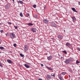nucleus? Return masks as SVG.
I'll return each instance as SVG.
<instances>
[{
  "mask_svg": "<svg viewBox=\"0 0 80 80\" xmlns=\"http://www.w3.org/2000/svg\"><path fill=\"white\" fill-rule=\"evenodd\" d=\"M9 36L12 39H13L16 37L15 34L13 32L10 33Z\"/></svg>",
  "mask_w": 80,
  "mask_h": 80,
  "instance_id": "nucleus-1",
  "label": "nucleus"
},
{
  "mask_svg": "<svg viewBox=\"0 0 80 80\" xmlns=\"http://www.w3.org/2000/svg\"><path fill=\"white\" fill-rule=\"evenodd\" d=\"M71 61H72V60H71V59L68 58L66 59V60L64 61V62L66 64H69Z\"/></svg>",
  "mask_w": 80,
  "mask_h": 80,
  "instance_id": "nucleus-2",
  "label": "nucleus"
},
{
  "mask_svg": "<svg viewBox=\"0 0 80 80\" xmlns=\"http://www.w3.org/2000/svg\"><path fill=\"white\" fill-rule=\"evenodd\" d=\"M50 25L51 27H55V28H57V24H56L55 23L53 22H50Z\"/></svg>",
  "mask_w": 80,
  "mask_h": 80,
  "instance_id": "nucleus-3",
  "label": "nucleus"
},
{
  "mask_svg": "<svg viewBox=\"0 0 80 80\" xmlns=\"http://www.w3.org/2000/svg\"><path fill=\"white\" fill-rule=\"evenodd\" d=\"M31 30L34 33H36V32H37V29L36 28H31Z\"/></svg>",
  "mask_w": 80,
  "mask_h": 80,
  "instance_id": "nucleus-4",
  "label": "nucleus"
},
{
  "mask_svg": "<svg viewBox=\"0 0 80 80\" xmlns=\"http://www.w3.org/2000/svg\"><path fill=\"white\" fill-rule=\"evenodd\" d=\"M43 21L44 23H45L46 24H47V23H48V22H49L48 20L46 19H43Z\"/></svg>",
  "mask_w": 80,
  "mask_h": 80,
  "instance_id": "nucleus-5",
  "label": "nucleus"
},
{
  "mask_svg": "<svg viewBox=\"0 0 80 80\" xmlns=\"http://www.w3.org/2000/svg\"><path fill=\"white\" fill-rule=\"evenodd\" d=\"M24 50L25 51H27L28 50V46L27 45L24 46Z\"/></svg>",
  "mask_w": 80,
  "mask_h": 80,
  "instance_id": "nucleus-6",
  "label": "nucleus"
},
{
  "mask_svg": "<svg viewBox=\"0 0 80 80\" xmlns=\"http://www.w3.org/2000/svg\"><path fill=\"white\" fill-rule=\"evenodd\" d=\"M66 45L68 47H70L71 46V44L67 42L66 44Z\"/></svg>",
  "mask_w": 80,
  "mask_h": 80,
  "instance_id": "nucleus-7",
  "label": "nucleus"
},
{
  "mask_svg": "<svg viewBox=\"0 0 80 80\" xmlns=\"http://www.w3.org/2000/svg\"><path fill=\"white\" fill-rule=\"evenodd\" d=\"M7 62L9 63H13V62H12V61L10 59L7 60Z\"/></svg>",
  "mask_w": 80,
  "mask_h": 80,
  "instance_id": "nucleus-8",
  "label": "nucleus"
},
{
  "mask_svg": "<svg viewBox=\"0 0 80 80\" xmlns=\"http://www.w3.org/2000/svg\"><path fill=\"white\" fill-rule=\"evenodd\" d=\"M52 58V56H50L49 57H47V59L48 60H50Z\"/></svg>",
  "mask_w": 80,
  "mask_h": 80,
  "instance_id": "nucleus-9",
  "label": "nucleus"
},
{
  "mask_svg": "<svg viewBox=\"0 0 80 80\" xmlns=\"http://www.w3.org/2000/svg\"><path fill=\"white\" fill-rule=\"evenodd\" d=\"M9 7L10 6L8 4L6 5L5 6L6 9H9Z\"/></svg>",
  "mask_w": 80,
  "mask_h": 80,
  "instance_id": "nucleus-10",
  "label": "nucleus"
},
{
  "mask_svg": "<svg viewBox=\"0 0 80 80\" xmlns=\"http://www.w3.org/2000/svg\"><path fill=\"white\" fill-rule=\"evenodd\" d=\"M58 37L59 39H62L63 38L62 35H59L58 36Z\"/></svg>",
  "mask_w": 80,
  "mask_h": 80,
  "instance_id": "nucleus-11",
  "label": "nucleus"
},
{
  "mask_svg": "<svg viewBox=\"0 0 80 80\" xmlns=\"http://www.w3.org/2000/svg\"><path fill=\"white\" fill-rule=\"evenodd\" d=\"M58 78H59V79H60V80H63V78H62V77H61V76L60 75H59L58 76Z\"/></svg>",
  "mask_w": 80,
  "mask_h": 80,
  "instance_id": "nucleus-12",
  "label": "nucleus"
},
{
  "mask_svg": "<svg viewBox=\"0 0 80 80\" xmlns=\"http://www.w3.org/2000/svg\"><path fill=\"white\" fill-rule=\"evenodd\" d=\"M24 65L26 68H30V66L28 65L27 64H24Z\"/></svg>",
  "mask_w": 80,
  "mask_h": 80,
  "instance_id": "nucleus-13",
  "label": "nucleus"
},
{
  "mask_svg": "<svg viewBox=\"0 0 80 80\" xmlns=\"http://www.w3.org/2000/svg\"><path fill=\"white\" fill-rule=\"evenodd\" d=\"M18 3H20V4H23V2L22 1H19L18 2Z\"/></svg>",
  "mask_w": 80,
  "mask_h": 80,
  "instance_id": "nucleus-14",
  "label": "nucleus"
},
{
  "mask_svg": "<svg viewBox=\"0 0 80 80\" xmlns=\"http://www.w3.org/2000/svg\"><path fill=\"white\" fill-rule=\"evenodd\" d=\"M72 11H73L74 12H76V13H77V11L75 10V9L74 8H72Z\"/></svg>",
  "mask_w": 80,
  "mask_h": 80,
  "instance_id": "nucleus-15",
  "label": "nucleus"
},
{
  "mask_svg": "<svg viewBox=\"0 0 80 80\" xmlns=\"http://www.w3.org/2000/svg\"><path fill=\"white\" fill-rule=\"evenodd\" d=\"M47 78H49V79H51V78H52V77L49 75H47Z\"/></svg>",
  "mask_w": 80,
  "mask_h": 80,
  "instance_id": "nucleus-16",
  "label": "nucleus"
},
{
  "mask_svg": "<svg viewBox=\"0 0 80 80\" xmlns=\"http://www.w3.org/2000/svg\"><path fill=\"white\" fill-rule=\"evenodd\" d=\"M28 26H32V25H33V24H32V23H28Z\"/></svg>",
  "mask_w": 80,
  "mask_h": 80,
  "instance_id": "nucleus-17",
  "label": "nucleus"
},
{
  "mask_svg": "<svg viewBox=\"0 0 80 80\" xmlns=\"http://www.w3.org/2000/svg\"><path fill=\"white\" fill-rule=\"evenodd\" d=\"M46 67H47V68H48V69H49V70H53L52 68L50 67L49 68L47 66H46Z\"/></svg>",
  "mask_w": 80,
  "mask_h": 80,
  "instance_id": "nucleus-18",
  "label": "nucleus"
},
{
  "mask_svg": "<svg viewBox=\"0 0 80 80\" xmlns=\"http://www.w3.org/2000/svg\"><path fill=\"white\" fill-rule=\"evenodd\" d=\"M62 52H63V53H65V54H66V55H67V52H66V51H62Z\"/></svg>",
  "mask_w": 80,
  "mask_h": 80,
  "instance_id": "nucleus-19",
  "label": "nucleus"
},
{
  "mask_svg": "<svg viewBox=\"0 0 80 80\" xmlns=\"http://www.w3.org/2000/svg\"><path fill=\"white\" fill-rule=\"evenodd\" d=\"M19 54H20V56L22 57H24V55H23V54L22 53H20Z\"/></svg>",
  "mask_w": 80,
  "mask_h": 80,
  "instance_id": "nucleus-20",
  "label": "nucleus"
},
{
  "mask_svg": "<svg viewBox=\"0 0 80 80\" xmlns=\"http://www.w3.org/2000/svg\"><path fill=\"white\" fill-rule=\"evenodd\" d=\"M72 18L73 20H76V18H75V17H72Z\"/></svg>",
  "mask_w": 80,
  "mask_h": 80,
  "instance_id": "nucleus-21",
  "label": "nucleus"
},
{
  "mask_svg": "<svg viewBox=\"0 0 80 80\" xmlns=\"http://www.w3.org/2000/svg\"><path fill=\"white\" fill-rule=\"evenodd\" d=\"M0 49H1V50H3L4 48L3 47H0Z\"/></svg>",
  "mask_w": 80,
  "mask_h": 80,
  "instance_id": "nucleus-22",
  "label": "nucleus"
},
{
  "mask_svg": "<svg viewBox=\"0 0 80 80\" xmlns=\"http://www.w3.org/2000/svg\"><path fill=\"white\" fill-rule=\"evenodd\" d=\"M33 16L35 18H37V14H35Z\"/></svg>",
  "mask_w": 80,
  "mask_h": 80,
  "instance_id": "nucleus-23",
  "label": "nucleus"
},
{
  "mask_svg": "<svg viewBox=\"0 0 80 80\" xmlns=\"http://www.w3.org/2000/svg\"><path fill=\"white\" fill-rule=\"evenodd\" d=\"M76 63L77 64H79V63H80V62L78 61H76Z\"/></svg>",
  "mask_w": 80,
  "mask_h": 80,
  "instance_id": "nucleus-24",
  "label": "nucleus"
},
{
  "mask_svg": "<svg viewBox=\"0 0 80 80\" xmlns=\"http://www.w3.org/2000/svg\"><path fill=\"white\" fill-rule=\"evenodd\" d=\"M20 15L21 17H23V14H22V13L20 12Z\"/></svg>",
  "mask_w": 80,
  "mask_h": 80,
  "instance_id": "nucleus-25",
  "label": "nucleus"
},
{
  "mask_svg": "<svg viewBox=\"0 0 80 80\" xmlns=\"http://www.w3.org/2000/svg\"><path fill=\"white\" fill-rule=\"evenodd\" d=\"M65 72H62L61 73V74L62 75H65Z\"/></svg>",
  "mask_w": 80,
  "mask_h": 80,
  "instance_id": "nucleus-26",
  "label": "nucleus"
},
{
  "mask_svg": "<svg viewBox=\"0 0 80 80\" xmlns=\"http://www.w3.org/2000/svg\"><path fill=\"white\" fill-rule=\"evenodd\" d=\"M33 8H36V5L35 4L33 5Z\"/></svg>",
  "mask_w": 80,
  "mask_h": 80,
  "instance_id": "nucleus-27",
  "label": "nucleus"
},
{
  "mask_svg": "<svg viewBox=\"0 0 80 80\" xmlns=\"http://www.w3.org/2000/svg\"><path fill=\"white\" fill-rule=\"evenodd\" d=\"M77 50L79 51L80 52V48H77Z\"/></svg>",
  "mask_w": 80,
  "mask_h": 80,
  "instance_id": "nucleus-28",
  "label": "nucleus"
},
{
  "mask_svg": "<svg viewBox=\"0 0 80 80\" xmlns=\"http://www.w3.org/2000/svg\"><path fill=\"white\" fill-rule=\"evenodd\" d=\"M0 67H3V65L2 64V63H1V62H0Z\"/></svg>",
  "mask_w": 80,
  "mask_h": 80,
  "instance_id": "nucleus-29",
  "label": "nucleus"
},
{
  "mask_svg": "<svg viewBox=\"0 0 80 80\" xmlns=\"http://www.w3.org/2000/svg\"><path fill=\"white\" fill-rule=\"evenodd\" d=\"M69 71L70 72H72V69H69Z\"/></svg>",
  "mask_w": 80,
  "mask_h": 80,
  "instance_id": "nucleus-30",
  "label": "nucleus"
},
{
  "mask_svg": "<svg viewBox=\"0 0 80 80\" xmlns=\"http://www.w3.org/2000/svg\"><path fill=\"white\" fill-rule=\"evenodd\" d=\"M3 30H1L0 31V32H1V33H3Z\"/></svg>",
  "mask_w": 80,
  "mask_h": 80,
  "instance_id": "nucleus-31",
  "label": "nucleus"
},
{
  "mask_svg": "<svg viewBox=\"0 0 80 80\" xmlns=\"http://www.w3.org/2000/svg\"><path fill=\"white\" fill-rule=\"evenodd\" d=\"M55 74H53V75L51 74V76H53L54 77H55Z\"/></svg>",
  "mask_w": 80,
  "mask_h": 80,
  "instance_id": "nucleus-32",
  "label": "nucleus"
},
{
  "mask_svg": "<svg viewBox=\"0 0 80 80\" xmlns=\"http://www.w3.org/2000/svg\"><path fill=\"white\" fill-rule=\"evenodd\" d=\"M13 45H14V47H16V45H17V44H14Z\"/></svg>",
  "mask_w": 80,
  "mask_h": 80,
  "instance_id": "nucleus-33",
  "label": "nucleus"
},
{
  "mask_svg": "<svg viewBox=\"0 0 80 80\" xmlns=\"http://www.w3.org/2000/svg\"><path fill=\"white\" fill-rule=\"evenodd\" d=\"M8 23L9 25H11L12 24V23L10 22H8Z\"/></svg>",
  "mask_w": 80,
  "mask_h": 80,
  "instance_id": "nucleus-34",
  "label": "nucleus"
},
{
  "mask_svg": "<svg viewBox=\"0 0 80 80\" xmlns=\"http://www.w3.org/2000/svg\"><path fill=\"white\" fill-rule=\"evenodd\" d=\"M14 28L15 29H17V26H14Z\"/></svg>",
  "mask_w": 80,
  "mask_h": 80,
  "instance_id": "nucleus-35",
  "label": "nucleus"
},
{
  "mask_svg": "<svg viewBox=\"0 0 80 80\" xmlns=\"http://www.w3.org/2000/svg\"><path fill=\"white\" fill-rule=\"evenodd\" d=\"M6 36H8V33H7L6 34Z\"/></svg>",
  "mask_w": 80,
  "mask_h": 80,
  "instance_id": "nucleus-36",
  "label": "nucleus"
},
{
  "mask_svg": "<svg viewBox=\"0 0 80 80\" xmlns=\"http://www.w3.org/2000/svg\"><path fill=\"white\" fill-rule=\"evenodd\" d=\"M72 67L73 68H74V65H72Z\"/></svg>",
  "mask_w": 80,
  "mask_h": 80,
  "instance_id": "nucleus-37",
  "label": "nucleus"
},
{
  "mask_svg": "<svg viewBox=\"0 0 80 80\" xmlns=\"http://www.w3.org/2000/svg\"><path fill=\"white\" fill-rule=\"evenodd\" d=\"M41 66H42V67H43V64H41Z\"/></svg>",
  "mask_w": 80,
  "mask_h": 80,
  "instance_id": "nucleus-38",
  "label": "nucleus"
},
{
  "mask_svg": "<svg viewBox=\"0 0 80 80\" xmlns=\"http://www.w3.org/2000/svg\"><path fill=\"white\" fill-rule=\"evenodd\" d=\"M39 80H42L43 79H41L40 78H39Z\"/></svg>",
  "mask_w": 80,
  "mask_h": 80,
  "instance_id": "nucleus-39",
  "label": "nucleus"
},
{
  "mask_svg": "<svg viewBox=\"0 0 80 80\" xmlns=\"http://www.w3.org/2000/svg\"><path fill=\"white\" fill-rule=\"evenodd\" d=\"M78 3V5H80V2H79Z\"/></svg>",
  "mask_w": 80,
  "mask_h": 80,
  "instance_id": "nucleus-40",
  "label": "nucleus"
},
{
  "mask_svg": "<svg viewBox=\"0 0 80 80\" xmlns=\"http://www.w3.org/2000/svg\"><path fill=\"white\" fill-rule=\"evenodd\" d=\"M69 78H70L71 77L70 76V75H69Z\"/></svg>",
  "mask_w": 80,
  "mask_h": 80,
  "instance_id": "nucleus-41",
  "label": "nucleus"
},
{
  "mask_svg": "<svg viewBox=\"0 0 80 80\" xmlns=\"http://www.w3.org/2000/svg\"><path fill=\"white\" fill-rule=\"evenodd\" d=\"M28 16H30V14H28Z\"/></svg>",
  "mask_w": 80,
  "mask_h": 80,
  "instance_id": "nucleus-42",
  "label": "nucleus"
},
{
  "mask_svg": "<svg viewBox=\"0 0 80 80\" xmlns=\"http://www.w3.org/2000/svg\"><path fill=\"white\" fill-rule=\"evenodd\" d=\"M61 58L62 59L63 58V57H61Z\"/></svg>",
  "mask_w": 80,
  "mask_h": 80,
  "instance_id": "nucleus-43",
  "label": "nucleus"
},
{
  "mask_svg": "<svg viewBox=\"0 0 80 80\" xmlns=\"http://www.w3.org/2000/svg\"><path fill=\"white\" fill-rule=\"evenodd\" d=\"M51 39H52V40H53V38H51Z\"/></svg>",
  "mask_w": 80,
  "mask_h": 80,
  "instance_id": "nucleus-44",
  "label": "nucleus"
},
{
  "mask_svg": "<svg viewBox=\"0 0 80 80\" xmlns=\"http://www.w3.org/2000/svg\"><path fill=\"white\" fill-rule=\"evenodd\" d=\"M12 0L13 2H14L15 0Z\"/></svg>",
  "mask_w": 80,
  "mask_h": 80,
  "instance_id": "nucleus-45",
  "label": "nucleus"
},
{
  "mask_svg": "<svg viewBox=\"0 0 80 80\" xmlns=\"http://www.w3.org/2000/svg\"><path fill=\"white\" fill-rule=\"evenodd\" d=\"M64 32H65V30H64Z\"/></svg>",
  "mask_w": 80,
  "mask_h": 80,
  "instance_id": "nucleus-46",
  "label": "nucleus"
},
{
  "mask_svg": "<svg viewBox=\"0 0 80 80\" xmlns=\"http://www.w3.org/2000/svg\"><path fill=\"white\" fill-rule=\"evenodd\" d=\"M1 52H0V53H1Z\"/></svg>",
  "mask_w": 80,
  "mask_h": 80,
  "instance_id": "nucleus-47",
  "label": "nucleus"
},
{
  "mask_svg": "<svg viewBox=\"0 0 80 80\" xmlns=\"http://www.w3.org/2000/svg\"><path fill=\"white\" fill-rule=\"evenodd\" d=\"M0 25H1V23H0Z\"/></svg>",
  "mask_w": 80,
  "mask_h": 80,
  "instance_id": "nucleus-48",
  "label": "nucleus"
},
{
  "mask_svg": "<svg viewBox=\"0 0 80 80\" xmlns=\"http://www.w3.org/2000/svg\"><path fill=\"white\" fill-rule=\"evenodd\" d=\"M45 8V7H44V8Z\"/></svg>",
  "mask_w": 80,
  "mask_h": 80,
  "instance_id": "nucleus-49",
  "label": "nucleus"
}]
</instances>
